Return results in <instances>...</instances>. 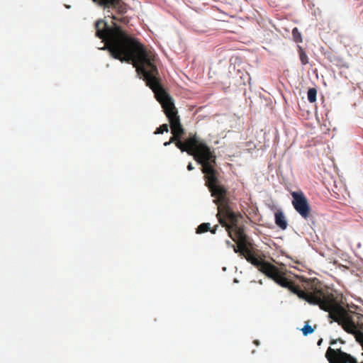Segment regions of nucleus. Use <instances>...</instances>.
<instances>
[{"mask_svg":"<svg viewBox=\"0 0 363 363\" xmlns=\"http://www.w3.org/2000/svg\"><path fill=\"white\" fill-rule=\"evenodd\" d=\"M98 4L103 6L104 8H116L121 0H93Z\"/></svg>","mask_w":363,"mask_h":363,"instance_id":"7","label":"nucleus"},{"mask_svg":"<svg viewBox=\"0 0 363 363\" xmlns=\"http://www.w3.org/2000/svg\"><path fill=\"white\" fill-rule=\"evenodd\" d=\"M298 52L301 64L303 65H307L309 62L308 55L303 48L300 45H298Z\"/></svg>","mask_w":363,"mask_h":363,"instance_id":"9","label":"nucleus"},{"mask_svg":"<svg viewBox=\"0 0 363 363\" xmlns=\"http://www.w3.org/2000/svg\"><path fill=\"white\" fill-rule=\"evenodd\" d=\"M363 356V353H362ZM329 363H363V359H359L342 349L329 347L325 354Z\"/></svg>","mask_w":363,"mask_h":363,"instance_id":"4","label":"nucleus"},{"mask_svg":"<svg viewBox=\"0 0 363 363\" xmlns=\"http://www.w3.org/2000/svg\"><path fill=\"white\" fill-rule=\"evenodd\" d=\"M255 344H257V345H258V344H259V342H258V341H257V340H255Z\"/></svg>","mask_w":363,"mask_h":363,"instance_id":"21","label":"nucleus"},{"mask_svg":"<svg viewBox=\"0 0 363 363\" xmlns=\"http://www.w3.org/2000/svg\"><path fill=\"white\" fill-rule=\"evenodd\" d=\"M238 74L239 75V79H236L238 85H245L246 82L250 80V75L245 71L238 70Z\"/></svg>","mask_w":363,"mask_h":363,"instance_id":"8","label":"nucleus"},{"mask_svg":"<svg viewBox=\"0 0 363 363\" xmlns=\"http://www.w3.org/2000/svg\"><path fill=\"white\" fill-rule=\"evenodd\" d=\"M240 218L242 215L236 212L218 220L228 236L238 242V245L233 246L235 253H239L240 257L281 286L288 289L310 304L318 305L320 309L328 312V317L341 325L347 333L357 335L363 332V315L342 306L333 292L323 286L318 280L304 281L303 289H301L286 277L287 270L284 264L278 267L255 255L247 245V236L243 226L239 224Z\"/></svg>","mask_w":363,"mask_h":363,"instance_id":"2","label":"nucleus"},{"mask_svg":"<svg viewBox=\"0 0 363 363\" xmlns=\"http://www.w3.org/2000/svg\"><path fill=\"white\" fill-rule=\"evenodd\" d=\"M339 340H340V342L341 343H344V342H343L342 340H341L340 339H339Z\"/></svg>","mask_w":363,"mask_h":363,"instance_id":"22","label":"nucleus"},{"mask_svg":"<svg viewBox=\"0 0 363 363\" xmlns=\"http://www.w3.org/2000/svg\"><path fill=\"white\" fill-rule=\"evenodd\" d=\"M111 18H113V20L119 21L120 23H122L123 24H127L129 22L128 18L125 16L116 17V16H112Z\"/></svg>","mask_w":363,"mask_h":363,"instance_id":"15","label":"nucleus"},{"mask_svg":"<svg viewBox=\"0 0 363 363\" xmlns=\"http://www.w3.org/2000/svg\"><path fill=\"white\" fill-rule=\"evenodd\" d=\"M226 244H227L228 246L232 247L233 248V246H235L234 245H233V244L231 243V242H230V240H227V241H226Z\"/></svg>","mask_w":363,"mask_h":363,"instance_id":"19","label":"nucleus"},{"mask_svg":"<svg viewBox=\"0 0 363 363\" xmlns=\"http://www.w3.org/2000/svg\"><path fill=\"white\" fill-rule=\"evenodd\" d=\"M220 228L218 225H215L213 228H210V232L212 234H216V233L218 230Z\"/></svg>","mask_w":363,"mask_h":363,"instance_id":"16","label":"nucleus"},{"mask_svg":"<svg viewBox=\"0 0 363 363\" xmlns=\"http://www.w3.org/2000/svg\"><path fill=\"white\" fill-rule=\"evenodd\" d=\"M96 35L105 42L111 55L121 62L131 63L138 74L154 92L157 100L160 103L168 118L172 134L168 142L164 143L167 146L174 143L182 152H186L194 156L204 140L196 133H190L188 138L182 141L184 129L181 123L178 110L172 97L162 86L159 72L155 65V54L147 50L135 38L128 35L115 21L110 26L103 20H99L95 24Z\"/></svg>","mask_w":363,"mask_h":363,"instance_id":"1","label":"nucleus"},{"mask_svg":"<svg viewBox=\"0 0 363 363\" xmlns=\"http://www.w3.org/2000/svg\"><path fill=\"white\" fill-rule=\"evenodd\" d=\"M322 342H323V339H322V338H320V339L318 341L317 345H318V346H320V345L322 344Z\"/></svg>","mask_w":363,"mask_h":363,"instance_id":"20","label":"nucleus"},{"mask_svg":"<svg viewBox=\"0 0 363 363\" xmlns=\"http://www.w3.org/2000/svg\"><path fill=\"white\" fill-rule=\"evenodd\" d=\"M301 330H302L303 335L306 336L309 334H311L314 331V329L311 325L306 324L301 329Z\"/></svg>","mask_w":363,"mask_h":363,"instance_id":"14","label":"nucleus"},{"mask_svg":"<svg viewBox=\"0 0 363 363\" xmlns=\"http://www.w3.org/2000/svg\"><path fill=\"white\" fill-rule=\"evenodd\" d=\"M194 167H193L192 164L191 162H189V164L187 165V169L189 171H191L194 169Z\"/></svg>","mask_w":363,"mask_h":363,"instance_id":"17","label":"nucleus"},{"mask_svg":"<svg viewBox=\"0 0 363 363\" xmlns=\"http://www.w3.org/2000/svg\"><path fill=\"white\" fill-rule=\"evenodd\" d=\"M337 342V340H332L330 342V344L331 345H335Z\"/></svg>","mask_w":363,"mask_h":363,"instance_id":"18","label":"nucleus"},{"mask_svg":"<svg viewBox=\"0 0 363 363\" xmlns=\"http://www.w3.org/2000/svg\"><path fill=\"white\" fill-rule=\"evenodd\" d=\"M211 224L209 223H203L196 228V233H203L210 231Z\"/></svg>","mask_w":363,"mask_h":363,"instance_id":"11","label":"nucleus"},{"mask_svg":"<svg viewBox=\"0 0 363 363\" xmlns=\"http://www.w3.org/2000/svg\"><path fill=\"white\" fill-rule=\"evenodd\" d=\"M169 131V126L167 124H162L158 127L155 131V134H162L163 133H167Z\"/></svg>","mask_w":363,"mask_h":363,"instance_id":"13","label":"nucleus"},{"mask_svg":"<svg viewBox=\"0 0 363 363\" xmlns=\"http://www.w3.org/2000/svg\"><path fill=\"white\" fill-rule=\"evenodd\" d=\"M317 90L315 88H310L308 90L307 96L308 100L310 103H314L316 101Z\"/></svg>","mask_w":363,"mask_h":363,"instance_id":"10","label":"nucleus"},{"mask_svg":"<svg viewBox=\"0 0 363 363\" xmlns=\"http://www.w3.org/2000/svg\"><path fill=\"white\" fill-rule=\"evenodd\" d=\"M194 160L202 165V172L205 174L206 184L215 198L214 203L217 205L218 220L236 213L230 206L228 192L226 188L218 181V172L215 169L216 156L214 151L206 144V141L193 156Z\"/></svg>","mask_w":363,"mask_h":363,"instance_id":"3","label":"nucleus"},{"mask_svg":"<svg viewBox=\"0 0 363 363\" xmlns=\"http://www.w3.org/2000/svg\"><path fill=\"white\" fill-rule=\"evenodd\" d=\"M275 223L281 230H285L287 228V222L285 216L281 211L275 213Z\"/></svg>","mask_w":363,"mask_h":363,"instance_id":"6","label":"nucleus"},{"mask_svg":"<svg viewBox=\"0 0 363 363\" xmlns=\"http://www.w3.org/2000/svg\"><path fill=\"white\" fill-rule=\"evenodd\" d=\"M291 194L293 198L292 205L294 209L304 219L309 218L311 207L303 193L302 191H293Z\"/></svg>","mask_w":363,"mask_h":363,"instance_id":"5","label":"nucleus"},{"mask_svg":"<svg viewBox=\"0 0 363 363\" xmlns=\"http://www.w3.org/2000/svg\"><path fill=\"white\" fill-rule=\"evenodd\" d=\"M292 36H293L294 40L296 43H301L303 40L301 33L299 32V30L297 28H294L292 30Z\"/></svg>","mask_w":363,"mask_h":363,"instance_id":"12","label":"nucleus"}]
</instances>
